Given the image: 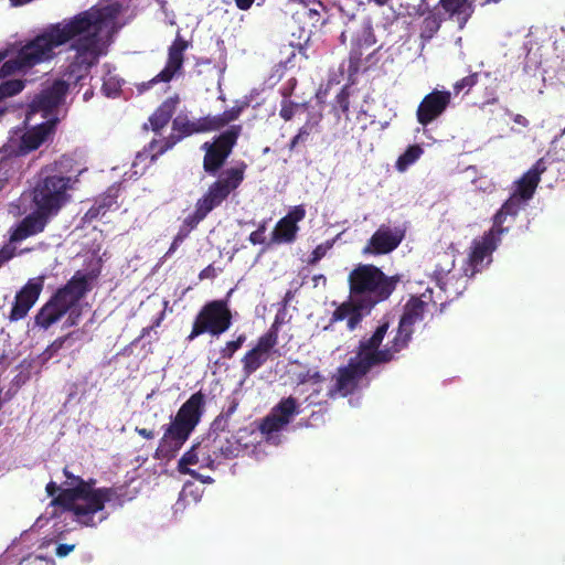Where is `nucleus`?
I'll use <instances>...</instances> for the list:
<instances>
[{"label": "nucleus", "instance_id": "f257e3e1", "mask_svg": "<svg viewBox=\"0 0 565 565\" xmlns=\"http://www.w3.org/2000/svg\"><path fill=\"white\" fill-rule=\"evenodd\" d=\"M71 42V50L76 52L68 65L66 75L75 83L88 76L92 66L99 57V26L92 15L82 12L58 23L50 24L41 33L21 46L13 58L0 67V78L18 71H25L55 56V49Z\"/></svg>", "mask_w": 565, "mask_h": 565}, {"label": "nucleus", "instance_id": "f03ea898", "mask_svg": "<svg viewBox=\"0 0 565 565\" xmlns=\"http://www.w3.org/2000/svg\"><path fill=\"white\" fill-rule=\"evenodd\" d=\"M388 327L387 321L383 322L370 338L359 341L354 355L349 359L348 364L338 369L335 383L328 392L329 397L352 395L359 388L362 379L373 369L394 361L396 354L407 348L414 329L398 323L394 338L384 349H381Z\"/></svg>", "mask_w": 565, "mask_h": 565}, {"label": "nucleus", "instance_id": "7ed1b4c3", "mask_svg": "<svg viewBox=\"0 0 565 565\" xmlns=\"http://www.w3.org/2000/svg\"><path fill=\"white\" fill-rule=\"evenodd\" d=\"M99 275L100 268L75 271L67 282L58 287L39 309L34 317V324L47 330L67 315L65 326H77L82 316L79 302L93 289L94 281Z\"/></svg>", "mask_w": 565, "mask_h": 565}, {"label": "nucleus", "instance_id": "20e7f679", "mask_svg": "<svg viewBox=\"0 0 565 565\" xmlns=\"http://www.w3.org/2000/svg\"><path fill=\"white\" fill-rule=\"evenodd\" d=\"M63 473L68 488L62 489L52 499L51 505L72 512L77 521L86 526L94 525L95 513L104 510L105 504L117 495L116 490L107 487L94 488L95 479L84 480L74 476L66 467Z\"/></svg>", "mask_w": 565, "mask_h": 565}, {"label": "nucleus", "instance_id": "39448f33", "mask_svg": "<svg viewBox=\"0 0 565 565\" xmlns=\"http://www.w3.org/2000/svg\"><path fill=\"white\" fill-rule=\"evenodd\" d=\"M73 160L63 156L53 164L45 166L40 172V179L32 191V201L35 207L55 216L70 201L67 193L77 181L68 173Z\"/></svg>", "mask_w": 565, "mask_h": 565}, {"label": "nucleus", "instance_id": "423d86ee", "mask_svg": "<svg viewBox=\"0 0 565 565\" xmlns=\"http://www.w3.org/2000/svg\"><path fill=\"white\" fill-rule=\"evenodd\" d=\"M205 395L199 391L184 402L172 422L166 427L154 452L159 460H171L189 439L204 413Z\"/></svg>", "mask_w": 565, "mask_h": 565}, {"label": "nucleus", "instance_id": "0eeeda50", "mask_svg": "<svg viewBox=\"0 0 565 565\" xmlns=\"http://www.w3.org/2000/svg\"><path fill=\"white\" fill-rule=\"evenodd\" d=\"M246 168L247 164L242 161L238 166L224 170L196 201L194 211L184 217L179 232L189 236L214 209L221 206L230 194L243 183Z\"/></svg>", "mask_w": 565, "mask_h": 565}, {"label": "nucleus", "instance_id": "6e6552de", "mask_svg": "<svg viewBox=\"0 0 565 565\" xmlns=\"http://www.w3.org/2000/svg\"><path fill=\"white\" fill-rule=\"evenodd\" d=\"M399 280L398 275L387 276L372 264H360L348 276L351 298L361 301L370 310L387 300Z\"/></svg>", "mask_w": 565, "mask_h": 565}, {"label": "nucleus", "instance_id": "1a4fd4ad", "mask_svg": "<svg viewBox=\"0 0 565 565\" xmlns=\"http://www.w3.org/2000/svg\"><path fill=\"white\" fill-rule=\"evenodd\" d=\"M215 131L211 115L200 117L196 119H189L188 116H177L172 120V132L162 140H156L149 142L148 147L145 148L143 153H139L138 158L149 152L150 160L156 161L157 158L163 154L166 151L173 148L182 139L196 134H205Z\"/></svg>", "mask_w": 565, "mask_h": 565}, {"label": "nucleus", "instance_id": "9d476101", "mask_svg": "<svg viewBox=\"0 0 565 565\" xmlns=\"http://www.w3.org/2000/svg\"><path fill=\"white\" fill-rule=\"evenodd\" d=\"M232 323L233 316L226 299L207 301L198 312L185 340L191 342L204 333L218 337L226 332Z\"/></svg>", "mask_w": 565, "mask_h": 565}, {"label": "nucleus", "instance_id": "9b49d317", "mask_svg": "<svg viewBox=\"0 0 565 565\" xmlns=\"http://www.w3.org/2000/svg\"><path fill=\"white\" fill-rule=\"evenodd\" d=\"M242 125H232L226 130L214 136L212 141H205L201 149L204 151L203 170L215 175L225 164L242 134Z\"/></svg>", "mask_w": 565, "mask_h": 565}, {"label": "nucleus", "instance_id": "f8f14e48", "mask_svg": "<svg viewBox=\"0 0 565 565\" xmlns=\"http://www.w3.org/2000/svg\"><path fill=\"white\" fill-rule=\"evenodd\" d=\"M189 46L190 42L178 33L168 49V58L163 70L148 82L139 84L138 90L145 92L158 83H170L173 77L181 72L184 64V53Z\"/></svg>", "mask_w": 565, "mask_h": 565}, {"label": "nucleus", "instance_id": "ddd939ff", "mask_svg": "<svg viewBox=\"0 0 565 565\" xmlns=\"http://www.w3.org/2000/svg\"><path fill=\"white\" fill-rule=\"evenodd\" d=\"M406 230L403 226L382 224L373 233L363 247L364 255H385L396 249L405 238Z\"/></svg>", "mask_w": 565, "mask_h": 565}, {"label": "nucleus", "instance_id": "4468645a", "mask_svg": "<svg viewBox=\"0 0 565 565\" xmlns=\"http://www.w3.org/2000/svg\"><path fill=\"white\" fill-rule=\"evenodd\" d=\"M451 93L445 89H433L424 96L416 109V119L426 127L438 119L449 107Z\"/></svg>", "mask_w": 565, "mask_h": 565}, {"label": "nucleus", "instance_id": "2eb2a0df", "mask_svg": "<svg viewBox=\"0 0 565 565\" xmlns=\"http://www.w3.org/2000/svg\"><path fill=\"white\" fill-rule=\"evenodd\" d=\"M44 285V277L29 279L28 282L17 292L12 305L9 320L19 321L24 319L30 309L38 301Z\"/></svg>", "mask_w": 565, "mask_h": 565}, {"label": "nucleus", "instance_id": "dca6fc26", "mask_svg": "<svg viewBox=\"0 0 565 565\" xmlns=\"http://www.w3.org/2000/svg\"><path fill=\"white\" fill-rule=\"evenodd\" d=\"M306 217L305 205L292 206L288 213L281 217L271 235V239L277 244H291L296 241L299 231L298 223Z\"/></svg>", "mask_w": 565, "mask_h": 565}, {"label": "nucleus", "instance_id": "f3484780", "mask_svg": "<svg viewBox=\"0 0 565 565\" xmlns=\"http://www.w3.org/2000/svg\"><path fill=\"white\" fill-rule=\"evenodd\" d=\"M273 342L259 337L256 344L247 350L241 359L244 377H249L258 371L274 354H279Z\"/></svg>", "mask_w": 565, "mask_h": 565}, {"label": "nucleus", "instance_id": "a211bd4d", "mask_svg": "<svg viewBox=\"0 0 565 565\" xmlns=\"http://www.w3.org/2000/svg\"><path fill=\"white\" fill-rule=\"evenodd\" d=\"M51 215L35 209L32 213L28 214L10 231L9 243H19L28 237L42 233L51 220Z\"/></svg>", "mask_w": 565, "mask_h": 565}, {"label": "nucleus", "instance_id": "6ab92c4d", "mask_svg": "<svg viewBox=\"0 0 565 565\" xmlns=\"http://www.w3.org/2000/svg\"><path fill=\"white\" fill-rule=\"evenodd\" d=\"M370 311L371 310L361 301L352 299L350 296L347 301L337 306L330 322L324 327V330H330L335 322L347 320L348 329L353 331L363 320L364 313H369Z\"/></svg>", "mask_w": 565, "mask_h": 565}, {"label": "nucleus", "instance_id": "aec40b11", "mask_svg": "<svg viewBox=\"0 0 565 565\" xmlns=\"http://www.w3.org/2000/svg\"><path fill=\"white\" fill-rule=\"evenodd\" d=\"M70 83H73L74 85L78 84L74 82V78L72 81H70L68 78L67 81H54L50 87L43 89L33 99V108L36 110H43L45 113L53 111L64 100V97L68 92Z\"/></svg>", "mask_w": 565, "mask_h": 565}, {"label": "nucleus", "instance_id": "412c9836", "mask_svg": "<svg viewBox=\"0 0 565 565\" xmlns=\"http://www.w3.org/2000/svg\"><path fill=\"white\" fill-rule=\"evenodd\" d=\"M494 250V224L488 230L481 239H475L472 250L469 254L470 275L480 271L491 263V254Z\"/></svg>", "mask_w": 565, "mask_h": 565}, {"label": "nucleus", "instance_id": "4be33fe9", "mask_svg": "<svg viewBox=\"0 0 565 565\" xmlns=\"http://www.w3.org/2000/svg\"><path fill=\"white\" fill-rule=\"evenodd\" d=\"M57 119H49L29 130L20 138L19 153L25 154L40 148L54 134Z\"/></svg>", "mask_w": 565, "mask_h": 565}, {"label": "nucleus", "instance_id": "5701e85b", "mask_svg": "<svg viewBox=\"0 0 565 565\" xmlns=\"http://www.w3.org/2000/svg\"><path fill=\"white\" fill-rule=\"evenodd\" d=\"M546 171V162L544 158H540L531 169H529L516 182V189L513 194L518 195L525 202L532 199L540 181L541 175Z\"/></svg>", "mask_w": 565, "mask_h": 565}, {"label": "nucleus", "instance_id": "b1692460", "mask_svg": "<svg viewBox=\"0 0 565 565\" xmlns=\"http://www.w3.org/2000/svg\"><path fill=\"white\" fill-rule=\"evenodd\" d=\"M473 0H439L438 7L449 19H456L460 26L470 18L473 8Z\"/></svg>", "mask_w": 565, "mask_h": 565}, {"label": "nucleus", "instance_id": "393cba45", "mask_svg": "<svg viewBox=\"0 0 565 565\" xmlns=\"http://www.w3.org/2000/svg\"><path fill=\"white\" fill-rule=\"evenodd\" d=\"M426 302L418 297H412L404 306L399 323L414 329V324L424 319Z\"/></svg>", "mask_w": 565, "mask_h": 565}, {"label": "nucleus", "instance_id": "a878e982", "mask_svg": "<svg viewBox=\"0 0 565 565\" xmlns=\"http://www.w3.org/2000/svg\"><path fill=\"white\" fill-rule=\"evenodd\" d=\"M177 100L171 98L164 100L149 117V124L152 131L159 134L171 120L175 111Z\"/></svg>", "mask_w": 565, "mask_h": 565}, {"label": "nucleus", "instance_id": "bb28decb", "mask_svg": "<svg viewBox=\"0 0 565 565\" xmlns=\"http://www.w3.org/2000/svg\"><path fill=\"white\" fill-rule=\"evenodd\" d=\"M525 204L526 202L524 200L512 193L501 209L497 211V235L507 230L502 227L507 217L510 216L514 218Z\"/></svg>", "mask_w": 565, "mask_h": 565}, {"label": "nucleus", "instance_id": "cd10ccee", "mask_svg": "<svg viewBox=\"0 0 565 565\" xmlns=\"http://www.w3.org/2000/svg\"><path fill=\"white\" fill-rule=\"evenodd\" d=\"M249 102L248 100H236L235 105L224 110L222 114L218 115H211V120L213 122L215 131L222 130L224 127L228 126L232 121L237 120L243 111L248 108Z\"/></svg>", "mask_w": 565, "mask_h": 565}, {"label": "nucleus", "instance_id": "c85d7f7f", "mask_svg": "<svg viewBox=\"0 0 565 565\" xmlns=\"http://www.w3.org/2000/svg\"><path fill=\"white\" fill-rule=\"evenodd\" d=\"M241 450V444L233 434L216 435L213 439V452L224 458L236 457Z\"/></svg>", "mask_w": 565, "mask_h": 565}, {"label": "nucleus", "instance_id": "c756f323", "mask_svg": "<svg viewBox=\"0 0 565 565\" xmlns=\"http://www.w3.org/2000/svg\"><path fill=\"white\" fill-rule=\"evenodd\" d=\"M238 407V402L236 398H232L230 401L228 406L223 409L220 415L216 416V418L213 420L211 425V430L216 435H224L230 434V422L232 415L236 412Z\"/></svg>", "mask_w": 565, "mask_h": 565}, {"label": "nucleus", "instance_id": "7c9ffc66", "mask_svg": "<svg viewBox=\"0 0 565 565\" xmlns=\"http://www.w3.org/2000/svg\"><path fill=\"white\" fill-rule=\"evenodd\" d=\"M270 413L276 415L285 426L288 425L292 416L299 413L297 398L292 396L282 398L275 407H273Z\"/></svg>", "mask_w": 565, "mask_h": 565}, {"label": "nucleus", "instance_id": "2f4dec72", "mask_svg": "<svg viewBox=\"0 0 565 565\" xmlns=\"http://www.w3.org/2000/svg\"><path fill=\"white\" fill-rule=\"evenodd\" d=\"M445 15L446 14L441 11L429 10L423 20L422 35L428 39L433 38L440 29L443 21L446 19Z\"/></svg>", "mask_w": 565, "mask_h": 565}, {"label": "nucleus", "instance_id": "473e14b6", "mask_svg": "<svg viewBox=\"0 0 565 565\" xmlns=\"http://www.w3.org/2000/svg\"><path fill=\"white\" fill-rule=\"evenodd\" d=\"M193 74L200 78L202 85H206L209 81L214 78L215 65L210 58L199 57L195 60Z\"/></svg>", "mask_w": 565, "mask_h": 565}, {"label": "nucleus", "instance_id": "72a5a7b5", "mask_svg": "<svg viewBox=\"0 0 565 565\" xmlns=\"http://www.w3.org/2000/svg\"><path fill=\"white\" fill-rule=\"evenodd\" d=\"M199 450L200 445L191 447L188 451L183 454V456L179 459L178 470L182 475H190L192 477H198V473L190 469L189 466L196 465L199 460Z\"/></svg>", "mask_w": 565, "mask_h": 565}, {"label": "nucleus", "instance_id": "f704fd0d", "mask_svg": "<svg viewBox=\"0 0 565 565\" xmlns=\"http://www.w3.org/2000/svg\"><path fill=\"white\" fill-rule=\"evenodd\" d=\"M424 150L419 145L408 146L407 149L398 157L396 169L401 172L405 171L411 164L416 162Z\"/></svg>", "mask_w": 565, "mask_h": 565}, {"label": "nucleus", "instance_id": "c9c22d12", "mask_svg": "<svg viewBox=\"0 0 565 565\" xmlns=\"http://www.w3.org/2000/svg\"><path fill=\"white\" fill-rule=\"evenodd\" d=\"M332 109L338 118H340L341 113L348 119L350 109V90L348 86H343L337 94L334 103L332 105Z\"/></svg>", "mask_w": 565, "mask_h": 565}, {"label": "nucleus", "instance_id": "e433bc0d", "mask_svg": "<svg viewBox=\"0 0 565 565\" xmlns=\"http://www.w3.org/2000/svg\"><path fill=\"white\" fill-rule=\"evenodd\" d=\"M247 340L246 333L238 334L234 340H230L220 349V359L231 360L235 353L244 345Z\"/></svg>", "mask_w": 565, "mask_h": 565}, {"label": "nucleus", "instance_id": "4c0bfd02", "mask_svg": "<svg viewBox=\"0 0 565 565\" xmlns=\"http://www.w3.org/2000/svg\"><path fill=\"white\" fill-rule=\"evenodd\" d=\"M364 50L362 49V41H353L349 55V74L354 75L359 73L362 63Z\"/></svg>", "mask_w": 565, "mask_h": 565}, {"label": "nucleus", "instance_id": "58836bf2", "mask_svg": "<svg viewBox=\"0 0 565 565\" xmlns=\"http://www.w3.org/2000/svg\"><path fill=\"white\" fill-rule=\"evenodd\" d=\"M25 86V82L22 79H9L4 81L0 84V100L12 97L20 92Z\"/></svg>", "mask_w": 565, "mask_h": 565}, {"label": "nucleus", "instance_id": "ea45409f", "mask_svg": "<svg viewBox=\"0 0 565 565\" xmlns=\"http://www.w3.org/2000/svg\"><path fill=\"white\" fill-rule=\"evenodd\" d=\"M282 96H284V99L280 103L279 116L285 121H289V120H291L294 118L296 111L302 105L288 99L289 93L287 90L282 92Z\"/></svg>", "mask_w": 565, "mask_h": 565}, {"label": "nucleus", "instance_id": "a19ab883", "mask_svg": "<svg viewBox=\"0 0 565 565\" xmlns=\"http://www.w3.org/2000/svg\"><path fill=\"white\" fill-rule=\"evenodd\" d=\"M285 427V424L276 417V415L269 413L260 423L259 430L264 435H271L279 431Z\"/></svg>", "mask_w": 565, "mask_h": 565}, {"label": "nucleus", "instance_id": "79ce46f5", "mask_svg": "<svg viewBox=\"0 0 565 565\" xmlns=\"http://www.w3.org/2000/svg\"><path fill=\"white\" fill-rule=\"evenodd\" d=\"M438 262L435 265V274L443 276L450 273L455 266L454 256L447 252L437 255Z\"/></svg>", "mask_w": 565, "mask_h": 565}, {"label": "nucleus", "instance_id": "37998d69", "mask_svg": "<svg viewBox=\"0 0 565 565\" xmlns=\"http://www.w3.org/2000/svg\"><path fill=\"white\" fill-rule=\"evenodd\" d=\"M324 381V376L317 369H308L297 374L298 384H318Z\"/></svg>", "mask_w": 565, "mask_h": 565}, {"label": "nucleus", "instance_id": "c03bdc74", "mask_svg": "<svg viewBox=\"0 0 565 565\" xmlns=\"http://www.w3.org/2000/svg\"><path fill=\"white\" fill-rule=\"evenodd\" d=\"M281 324L282 320L278 316H276L269 329L260 337L269 342L271 341L273 344L277 345Z\"/></svg>", "mask_w": 565, "mask_h": 565}, {"label": "nucleus", "instance_id": "a18cd8bd", "mask_svg": "<svg viewBox=\"0 0 565 565\" xmlns=\"http://www.w3.org/2000/svg\"><path fill=\"white\" fill-rule=\"evenodd\" d=\"M331 244L330 243H326V244H320L318 245L311 253L309 259H308V264L309 265H315L317 264L318 262H320L327 254L328 249L331 248Z\"/></svg>", "mask_w": 565, "mask_h": 565}, {"label": "nucleus", "instance_id": "49530a36", "mask_svg": "<svg viewBox=\"0 0 565 565\" xmlns=\"http://www.w3.org/2000/svg\"><path fill=\"white\" fill-rule=\"evenodd\" d=\"M354 41H362L363 50L370 49L376 42L375 35L373 34V32L370 28L364 29L362 31V33Z\"/></svg>", "mask_w": 565, "mask_h": 565}, {"label": "nucleus", "instance_id": "de8ad7c7", "mask_svg": "<svg viewBox=\"0 0 565 565\" xmlns=\"http://www.w3.org/2000/svg\"><path fill=\"white\" fill-rule=\"evenodd\" d=\"M354 41H362L363 50L370 49L376 42L375 35L373 34V32L370 28L364 29L362 31V33Z\"/></svg>", "mask_w": 565, "mask_h": 565}, {"label": "nucleus", "instance_id": "09e8293b", "mask_svg": "<svg viewBox=\"0 0 565 565\" xmlns=\"http://www.w3.org/2000/svg\"><path fill=\"white\" fill-rule=\"evenodd\" d=\"M95 203L99 207L102 214H106L107 211L117 205L116 196L114 195H105Z\"/></svg>", "mask_w": 565, "mask_h": 565}, {"label": "nucleus", "instance_id": "8fccbe9b", "mask_svg": "<svg viewBox=\"0 0 565 565\" xmlns=\"http://www.w3.org/2000/svg\"><path fill=\"white\" fill-rule=\"evenodd\" d=\"M477 77H478L477 74H471L469 76L461 78L454 85L455 92L458 94L465 88L472 87L477 83Z\"/></svg>", "mask_w": 565, "mask_h": 565}, {"label": "nucleus", "instance_id": "3c124183", "mask_svg": "<svg viewBox=\"0 0 565 565\" xmlns=\"http://www.w3.org/2000/svg\"><path fill=\"white\" fill-rule=\"evenodd\" d=\"M15 256V247L8 243L0 248V267Z\"/></svg>", "mask_w": 565, "mask_h": 565}, {"label": "nucleus", "instance_id": "603ef678", "mask_svg": "<svg viewBox=\"0 0 565 565\" xmlns=\"http://www.w3.org/2000/svg\"><path fill=\"white\" fill-rule=\"evenodd\" d=\"M319 124V119H316L313 121L307 120V122L299 129L297 136L300 137V140L305 142L310 134L312 132L313 128Z\"/></svg>", "mask_w": 565, "mask_h": 565}, {"label": "nucleus", "instance_id": "864d4df0", "mask_svg": "<svg viewBox=\"0 0 565 565\" xmlns=\"http://www.w3.org/2000/svg\"><path fill=\"white\" fill-rule=\"evenodd\" d=\"M188 236H185L183 233L179 232L177 233V235L174 236L168 252H167V255H171L173 254L178 247L184 242V239L186 238Z\"/></svg>", "mask_w": 565, "mask_h": 565}, {"label": "nucleus", "instance_id": "5fc2aeb1", "mask_svg": "<svg viewBox=\"0 0 565 565\" xmlns=\"http://www.w3.org/2000/svg\"><path fill=\"white\" fill-rule=\"evenodd\" d=\"M216 277V270L215 268L213 267V265H209L206 266L205 268H203L200 274H199V278L200 280H204V279H214Z\"/></svg>", "mask_w": 565, "mask_h": 565}, {"label": "nucleus", "instance_id": "6e6d98bb", "mask_svg": "<svg viewBox=\"0 0 565 565\" xmlns=\"http://www.w3.org/2000/svg\"><path fill=\"white\" fill-rule=\"evenodd\" d=\"M75 548V545L74 544H58L57 547H56V556L58 557H65L67 556L71 552H73Z\"/></svg>", "mask_w": 565, "mask_h": 565}, {"label": "nucleus", "instance_id": "4d7b16f0", "mask_svg": "<svg viewBox=\"0 0 565 565\" xmlns=\"http://www.w3.org/2000/svg\"><path fill=\"white\" fill-rule=\"evenodd\" d=\"M248 241L253 244V245H262V244H265L266 242V237L265 235H263L262 233H258L257 231H254L249 234L248 236Z\"/></svg>", "mask_w": 565, "mask_h": 565}, {"label": "nucleus", "instance_id": "13d9d810", "mask_svg": "<svg viewBox=\"0 0 565 565\" xmlns=\"http://www.w3.org/2000/svg\"><path fill=\"white\" fill-rule=\"evenodd\" d=\"M71 335H72V333H68V334H66V335H64V337H60V338H57L56 340H54V341L52 342V344L50 345V348H49V349H50V350H52L53 352L58 351L60 349H62V348H63V345H64L65 341H66Z\"/></svg>", "mask_w": 565, "mask_h": 565}, {"label": "nucleus", "instance_id": "bf43d9fd", "mask_svg": "<svg viewBox=\"0 0 565 565\" xmlns=\"http://www.w3.org/2000/svg\"><path fill=\"white\" fill-rule=\"evenodd\" d=\"M61 490L62 489L54 481H50L45 487L47 495L53 497V499L60 493Z\"/></svg>", "mask_w": 565, "mask_h": 565}, {"label": "nucleus", "instance_id": "052dcab7", "mask_svg": "<svg viewBox=\"0 0 565 565\" xmlns=\"http://www.w3.org/2000/svg\"><path fill=\"white\" fill-rule=\"evenodd\" d=\"M135 431L145 439H153L156 434L151 429L136 427Z\"/></svg>", "mask_w": 565, "mask_h": 565}, {"label": "nucleus", "instance_id": "680f3d73", "mask_svg": "<svg viewBox=\"0 0 565 565\" xmlns=\"http://www.w3.org/2000/svg\"><path fill=\"white\" fill-rule=\"evenodd\" d=\"M511 117L513 122L516 124L518 126H521L523 128H526L529 126V120L524 116L516 114L512 115Z\"/></svg>", "mask_w": 565, "mask_h": 565}, {"label": "nucleus", "instance_id": "e2e57ef3", "mask_svg": "<svg viewBox=\"0 0 565 565\" xmlns=\"http://www.w3.org/2000/svg\"><path fill=\"white\" fill-rule=\"evenodd\" d=\"M104 214H102L99 207L97 206V204L95 203L86 213V216L88 218H97L99 216H103Z\"/></svg>", "mask_w": 565, "mask_h": 565}, {"label": "nucleus", "instance_id": "0e129e2a", "mask_svg": "<svg viewBox=\"0 0 565 565\" xmlns=\"http://www.w3.org/2000/svg\"><path fill=\"white\" fill-rule=\"evenodd\" d=\"M239 10H248L255 0H234Z\"/></svg>", "mask_w": 565, "mask_h": 565}, {"label": "nucleus", "instance_id": "69168bd1", "mask_svg": "<svg viewBox=\"0 0 565 565\" xmlns=\"http://www.w3.org/2000/svg\"><path fill=\"white\" fill-rule=\"evenodd\" d=\"M302 142L300 140V137H298L297 135L292 137V139L290 140V143H289V150H294L298 143Z\"/></svg>", "mask_w": 565, "mask_h": 565}, {"label": "nucleus", "instance_id": "338daca9", "mask_svg": "<svg viewBox=\"0 0 565 565\" xmlns=\"http://www.w3.org/2000/svg\"><path fill=\"white\" fill-rule=\"evenodd\" d=\"M302 142L300 140V137H298L297 135L292 137V139L290 140V143H289V150H294L298 143Z\"/></svg>", "mask_w": 565, "mask_h": 565}, {"label": "nucleus", "instance_id": "774afa93", "mask_svg": "<svg viewBox=\"0 0 565 565\" xmlns=\"http://www.w3.org/2000/svg\"><path fill=\"white\" fill-rule=\"evenodd\" d=\"M302 142L300 140V137H298L297 135L292 137V139L290 140V143H289V150H294L298 143Z\"/></svg>", "mask_w": 565, "mask_h": 565}]
</instances>
